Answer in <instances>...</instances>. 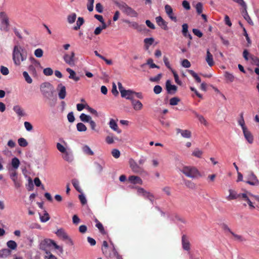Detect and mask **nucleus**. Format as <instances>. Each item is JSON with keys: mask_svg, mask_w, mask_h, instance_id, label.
Returning a JSON list of instances; mask_svg holds the SVG:
<instances>
[{"mask_svg": "<svg viewBox=\"0 0 259 259\" xmlns=\"http://www.w3.org/2000/svg\"><path fill=\"white\" fill-rule=\"evenodd\" d=\"M166 89L168 94H174L177 91V87L175 85H172L169 80L166 82Z\"/></svg>", "mask_w": 259, "mask_h": 259, "instance_id": "obj_14", "label": "nucleus"}, {"mask_svg": "<svg viewBox=\"0 0 259 259\" xmlns=\"http://www.w3.org/2000/svg\"><path fill=\"white\" fill-rule=\"evenodd\" d=\"M27 58L24 50L20 46H15L13 51V60L16 65L19 66L21 62L25 61Z\"/></svg>", "mask_w": 259, "mask_h": 259, "instance_id": "obj_2", "label": "nucleus"}, {"mask_svg": "<svg viewBox=\"0 0 259 259\" xmlns=\"http://www.w3.org/2000/svg\"><path fill=\"white\" fill-rule=\"evenodd\" d=\"M180 99L178 97H173L169 100V104L170 105H177L180 102Z\"/></svg>", "mask_w": 259, "mask_h": 259, "instance_id": "obj_51", "label": "nucleus"}, {"mask_svg": "<svg viewBox=\"0 0 259 259\" xmlns=\"http://www.w3.org/2000/svg\"><path fill=\"white\" fill-rule=\"evenodd\" d=\"M128 181L133 184H140L143 183L142 180L140 177L136 176H131L128 177Z\"/></svg>", "mask_w": 259, "mask_h": 259, "instance_id": "obj_18", "label": "nucleus"}, {"mask_svg": "<svg viewBox=\"0 0 259 259\" xmlns=\"http://www.w3.org/2000/svg\"><path fill=\"white\" fill-rule=\"evenodd\" d=\"M72 184L74 187V188L78 192H81V189L79 187V181L76 179H72Z\"/></svg>", "mask_w": 259, "mask_h": 259, "instance_id": "obj_33", "label": "nucleus"}, {"mask_svg": "<svg viewBox=\"0 0 259 259\" xmlns=\"http://www.w3.org/2000/svg\"><path fill=\"white\" fill-rule=\"evenodd\" d=\"M43 72L45 75L50 76L53 74V70L52 68L48 67L45 68L43 70Z\"/></svg>", "mask_w": 259, "mask_h": 259, "instance_id": "obj_57", "label": "nucleus"}, {"mask_svg": "<svg viewBox=\"0 0 259 259\" xmlns=\"http://www.w3.org/2000/svg\"><path fill=\"white\" fill-rule=\"evenodd\" d=\"M43 50L41 49H37L34 51V55L37 58H40L43 56Z\"/></svg>", "mask_w": 259, "mask_h": 259, "instance_id": "obj_54", "label": "nucleus"}, {"mask_svg": "<svg viewBox=\"0 0 259 259\" xmlns=\"http://www.w3.org/2000/svg\"><path fill=\"white\" fill-rule=\"evenodd\" d=\"M24 126L27 131H30L32 130L33 126L32 124L28 122V121H25L24 123Z\"/></svg>", "mask_w": 259, "mask_h": 259, "instance_id": "obj_63", "label": "nucleus"}, {"mask_svg": "<svg viewBox=\"0 0 259 259\" xmlns=\"http://www.w3.org/2000/svg\"><path fill=\"white\" fill-rule=\"evenodd\" d=\"M127 23L129 24V26L135 29H139V25L136 22H130L128 21H126Z\"/></svg>", "mask_w": 259, "mask_h": 259, "instance_id": "obj_61", "label": "nucleus"}, {"mask_svg": "<svg viewBox=\"0 0 259 259\" xmlns=\"http://www.w3.org/2000/svg\"><path fill=\"white\" fill-rule=\"evenodd\" d=\"M193 113L195 115V116L198 118L199 122L207 126L208 125V123L205 118L201 115L199 114L197 112L195 111H192Z\"/></svg>", "mask_w": 259, "mask_h": 259, "instance_id": "obj_26", "label": "nucleus"}, {"mask_svg": "<svg viewBox=\"0 0 259 259\" xmlns=\"http://www.w3.org/2000/svg\"><path fill=\"white\" fill-rule=\"evenodd\" d=\"M56 234L59 237H60L64 240H71L70 238L63 229H58L56 232Z\"/></svg>", "mask_w": 259, "mask_h": 259, "instance_id": "obj_20", "label": "nucleus"}, {"mask_svg": "<svg viewBox=\"0 0 259 259\" xmlns=\"http://www.w3.org/2000/svg\"><path fill=\"white\" fill-rule=\"evenodd\" d=\"M45 259H57V258L52 254L50 251H46V255L44 256Z\"/></svg>", "mask_w": 259, "mask_h": 259, "instance_id": "obj_60", "label": "nucleus"}, {"mask_svg": "<svg viewBox=\"0 0 259 259\" xmlns=\"http://www.w3.org/2000/svg\"><path fill=\"white\" fill-rule=\"evenodd\" d=\"M130 167L135 174H142L144 172V169L140 166L134 159L131 158L128 161Z\"/></svg>", "mask_w": 259, "mask_h": 259, "instance_id": "obj_6", "label": "nucleus"}, {"mask_svg": "<svg viewBox=\"0 0 259 259\" xmlns=\"http://www.w3.org/2000/svg\"><path fill=\"white\" fill-rule=\"evenodd\" d=\"M62 158L69 162H72L73 159L72 153L68 151L63 153Z\"/></svg>", "mask_w": 259, "mask_h": 259, "instance_id": "obj_27", "label": "nucleus"}, {"mask_svg": "<svg viewBox=\"0 0 259 259\" xmlns=\"http://www.w3.org/2000/svg\"><path fill=\"white\" fill-rule=\"evenodd\" d=\"M46 244H47L49 246L53 245L55 249H59L60 247L53 240L51 239H47L45 240Z\"/></svg>", "mask_w": 259, "mask_h": 259, "instance_id": "obj_41", "label": "nucleus"}, {"mask_svg": "<svg viewBox=\"0 0 259 259\" xmlns=\"http://www.w3.org/2000/svg\"><path fill=\"white\" fill-rule=\"evenodd\" d=\"M82 150L84 153L88 155H93L94 152L91 149V148L88 146L85 145L82 147Z\"/></svg>", "mask_w": 259, "mask_h": 259, "instance_id": "obj_39", "label": "nucleus"}, {"mask_svg": "<svg viewBox=\"0 0 259 259\" xmlns=\"http://www.w3.org/2000/svg\"><path fill=\"white\" fill-rule=\"evenodd\" d=\"M107 250H109L108 244L106 241H104L102 247L103 253L107 258L112 257V253L110 251H107Z\"/></svg>", "mask_w": 259, "mask_h": 259, "instance_id": "obj_12", "label": "nucleus"}, {"mask_svg": "<svg viewBox=\"0 0 259 259\" xmlns=\"http://www.w3.org/2000/svg\"><path fill=\"white\" fill-rule=\"evenodd\" d=\"M18 143L20 146L25 147L28 145V142L24 138H20L18 140Z\"/></svg>", "mask_w": 259, "mask_h": 259, "instance_id": "obj_43", "label": "nucleus"}, {"mask_svg": "<svg viewBox=\"0 0 259 259\" xmlns=\"http://www.w3.org/2000/svg\"><path fill=\"white\" fill-rule=\"evenodd\" d=\"M96 226L97 228H98V229L99 230V231L101 232V233H102V234H106V232H105V231L104 228L103 227V225L101 223L98 222L96 224Z\"/></svg>", "mask_w": 259, "mask_h": 259, "instance_id": "obj_55", "label": "nucleus"}, {"mask_svg": "<svg viewBox=\"0 0 259 259\" xmlns=\"http://www.w3.org/2000/svg\"><path fill=\"white\" fill-rule=\"evenodd\" d=\"M195 8L198 14H200L202 13L203 11V5L201 3H198L196 5Z\"/></svg>", "mask_w": 259, "mask_h": 259, "instance_id": "obj_53", "label": "nucleus"}, {"mask_svg": "<svg viewBox=\"0 0 259 259\" xmlns=\"http://www.w3.org/2000/svg\"><path fill=\"white\" fill-rule=\"evenodd\" d=\"M165 12L169 18L171 20L176 22L177 19L176 17L174 16L172 9L171 6L168 5H166L164 7Z\"/></svg>", "mask_w": 259, "mask_h": 259, "instance_id": "obj_13", "label": "nucleus"}, {"mask_svg": "<svg viewBox=\"0 0 259 259\" xmlns=\"http://www.w3.org/2000/svg\"><path fill=\"white\" fill-rule=\"evenodd\" d=\"M244 136L246 140L249 143H252L253 142V138L251 133L248 130L247 128L242 130Z\"/></svg>", "mask_w": 259, "mask_h": 259, "instance_id": "obj_22", "label": "nucleus"}, {"mask_svg": "<svg viewBox=\"0 0 259 259\" xmlns=\"http://www.w3.org/2000/svg\"><path fill=\"white\" fill-rule=\"evenodd\" d=\"M84 19L82 17H78L76 22V25L74 26V29L77 30L80 29V26L83 24Z\"/></svg>", "mask_w": 259, "mask_h": 259, "instance_id": "obj_34", "label": "nucleus"}, {"mask_svg": "<svg viewBox=\"0 0 259 259\" xmlns=\"http://www.w3.org/2000/svg\"><path fill=\"white\" fill-rule=\"evenodd\" d=\"M154 41V38L150 37V38H146L144 39V42L146 45V47L147 49L148 48L149 46L152 45Z\"/></svg>", "mask_w": 259, "mask_h": 259, "instance_id": "obj_50", "label": "nucleus"}, {"mask_svg": "<svg viewBox=\"0 0 259 259\" xmlns=\"http://www.w3.org/2000/svg\"><path fill=\"white\" fill-rule=\"evenodd\" d=\"M180 171L186 177L192 179L197 178L201 176L197 168L192 166H184L180 169Z\"/></svg>", "mask_w": 259, "mask_h": 259, "instance_id": "obj_3", "label": "nucleus"}, {"mask_svg": "<svg viewBox=\"0 0 259 259\" xmlns=\"http://www.w3.org/2000/svg\"><path fill=\"white\" fill-rule=\"evenodd\" d=\"M205 60L208 65L210 67H212L214 65V63L213 60V56L209 52V50H207L206 57Z\"/></svg>", "mask_w": 259, "mask_h": 259, "instance_id": "obj_25", "label": "nucleus"}, {"mask_svg": "<svg viewBox=\"0 0 259 259\" xmlns=\"http://www.w3.org/2000/svg\"><path fill=\"white\" fill-rule=\"evenodd\" d=\"M67 72L69 73V78L78 81L80 79V77L76 75L75 72L70 68L66 69Z\"/></svg>", "mask_w": 259, "mask_h": 259, "instance_id": "obj_21", "label": "nucleus"}, {"mask_svg": "<svg viewBox=\"0 0 259 259\" xmlns=\"http://www.w3.org/2000/svg\"><path fill=\"white\" fill-rule=\"evenodd\" d=\"M40 90L44 98L49 101V105L51 107L54 106L56 99H55L53 102L54 100L51 99L53 97L55 92L53 85L49 82H44L40 84Z\"/></svg>", "mask_w": 259, "mask_h": 259, "instance_id": "obj_1", "label": "nucleus"}, {"mask_svg": "<svg viewBox=\"0 0 259 259\" xmlns=\"http://www.w3.org/2000/svg\"><path fill=\"white\" fill-rule=\"evenodd\" d=\"M58 92V97L60 99H64L66 96V91L65 87L62 83H59L57 88Z\"/></svg>", "mask_w": 259, "mask_h": 259, "instance_id": "obj_11", "label": "nucleus"}, {"mask_svg": "<svg viewBox=\"0 0 259 259\" xmlns=\"http://www.w3.org/2000/svg\"><path fill=\"white\" fill-rule=\"evenodd\" d=\"M229 195L227 197V199L229 200H231L233 199H236L238 198H240V195L239 194H238L235 191L230 189L229 190Z\"/></svg>", "mask_w": 259, "mask_h": 259, "instance_id": "obj_24", "label": "nucleus"}, {"mask_svg": "<svg viewBox=\"0 0 259 259\" xmlns=\"http://www.w3.org/2000/svg\"><path fill=\"white\" fill-rule=\"evenodd\" d=\"M7 245L9 248L12 250L16 249L17 247L16 242L13 240L8 241L7 243Z\"/></svg>", "mask_w": 259, "mask_h": 259, "instance_id": "obj_37", "label": "nucleus"}, {"mask_svg": "<svg viewBox=\"0 0 259 259\" xmlns=\"http://www.w3.org/2000/svg\"><path fill=\"white\" fill-rule=\"evenodd\" d=\"M63 59L65 62L70 65L73 66L75 64V53L72 52L70 54H65L63 56Z\"/></svg>", "mask_w": 259, "mask_h": 259, "instance_id": "obj_9", "label": "nucleus"}, {"mask_svg": "<svg viewBox=\"0 0 259 259\" xmlns=\"http://www.w3.org/2000/svg\"><path fill=\"white\" fill-rule=\"evenodd\" d=\"M39 216L40 220L41 222H46L50 219L49 214L46 211H45V213L43 215H41L40 214H39Z\"/></svg>", "mask_w": 259, "mask_h": 259, "instance_id": "obj_45", "label": "nucleus"}, {"mask_svg": "<svg viewBox=\"0 0 259 259\" xmlns=\"http://www.w3.org/2000/svg\"><path fill=\"white\" fill-rule=\"evenodd\" d=\"M80 120L84 122H89L92 119L90 116L87 115L84 113H81L79 116Z\"/></svg>", "mask_w": 259, "mask_h": 259, "instance_id": "obj_35", "label": "nucleus"}, {"mask_svg": "<svg viewBox=\"0 0 259 259\" xmlns=\"http://www.w3.org/2000/svg\"><path fill=\"white\" fill-rule=\"evenodd\" d=\"M112 257L115 256L117 259H123L122 257V256L119 255L116 250L115 249L114 245H113V248H112Z\"/></svg>", "mask_w": 259, "mask_h": 259, "instance_id": "obj_58", "label": "nucleus"}, {"mask_svg": "<svg viewBox=\"0 0 259 259\" xmlns=\"http://www.w3.org/2000/svg\"><path fill=\"white\" fill-rule=\"evenodd\" d=\"M134 93H135V92L132 90H125V91H121V96L122 98H125L127 100H131L132 102V100L134 99Z\"/></svg>", "mask_w": 259, "mask_h": 259, "instance_id": "obj_10", "label": "nucleus"}, {"mask_svg": "<svg viewBox=\"0 0 259 259\" xmlns=\"http://www.w3.org/2000/svg\"><path fill=\"white\" fill-rule=\"evenodd\" d=\"M182 32L185 37H188L190 40L192 39V35L188 32V25L187 24L185 23L182 25Z\"/></svg>", "mask_w": 259, "mask_h": 259, "instance_id": "obj_23", "label": "nucleus"}, {"mask_svg": "<svg viewBox=\"0 0 259 259\" xmlns=\"http://www.w3.org/2000/svg\"><path fill=\"white\" fill-rule=\"evenodd\" d=\"M182 65L185 68H189L191 66V63L187 59H184L182 62Z\"/></svg>", "mask_w": 259, "mask_h": 259, "instance_id": "obj_62", "label": "nucleus"}, {"mask_svg": "<svg viewBox=\"0 0 259 259\" xmlns=\"http://www.w3.org/2000/svg\"><path fill=\"white\" fill-rule=\"evenodd\" d=\"M250 59L253 62V63L256 65L259 66V58L257 57L254 56H251Z\"/></svg>", "mask_w": 259, "mask_h": 259, "instance_id": "obj_64", "label": "nucleus"}, {"mask_svg": "<svg viewBox=\"0 0 259 259\" xmlns=\"http://www.w3.org/2000/svg\"><path fill=\"white\" fill-rule=\"evenodd\" d=\"M111 154H112V156L115 158H119L120 155V151L118 149H113L111 152Z\"/></svg>", "mask_w": 259, "mask_h": 259, "instance_id": "obj_59", "label": "nucleus"}, {"mask_svg": "<svg viewBox=\"0 0 259 259\" xmlns=\"http://www.w3.org/2000/svg\"><path fill=\"white\" fill-rule=\"evenodd\" d=\"M109 126L111 129H112L114 131L117 132L118 133H120L121 132V131L118 130V127L117 123L113 119H111L110 120Z\"/></svg>", "mask_w": 259, "mask_h": 259, "instance_id": "obj_29", "label": "nucleus"}, {"mask_svg": "<svg viewBox=\"0 0 259 259\" xmlns=\"http://www.w3.org/2000/svg\"><path fill=\"white\" fill-rule=\"evenodd\" d=\"M11 253V251L8 249H3L0 250V257L4 258L8 256Z\"/></svg>", "mask_w": 259, "mask_h": 259, "instance_id": "obj_36", "label": "nucleus"}, {"mask_svg": "<svg viewBox=\"0 0 259 259\" xmlns=\"http://www.w3.org/2000/svg\"><path fill=\"white\" fill-rule=\"evenodd\" d=\"M103 169V167L99 163H94V170L97 174H101Z\"/></svg>", "mask_w": 259, "mask_h": 259, "instance_id": "obj_32", "label": "nucleus"}, {"mask_svg": "<svg viewBox=\"0 0 259 259\" xmlns=\"http://www.w3.org/2000/svg\"><path fill=\"white\" fill-rule=\"evenodd\" d=\"M23 77H24L25 78V81L28 83H31L32 82V78L30 77V76L29 75L28 73H27V72L26 71H24L23 72Z\"/></svg>", "mask_w": 259, "mask_h": 259, "instance_id": "obj_48", "label": "nucleus"}, {"mask_svg": "<svg viewBox=\"0 0 259 259\" xmlns=\"http://www.w3.org/2000/svg\"><path fill=\"white\" fill-rule=\"evenodd\" d=\"M155 19L157 24L161 28L165 30H167L168 29L167 22L161 16H158L156 17Z\"/></svg>", "mask_w": 259, "mask_h": 259, "instance_id": "obj_16", "label": "nucleus"}, {"mask_svg": "<svg viewBox=\"0 0 259 259\" xmlns=\"http://www.w3.org/2000/svg\"><path fill=\"white\" fill-rule=\"evenodd\" d=\"M56 147L57 149L62 153H63L67 151L65 147L59 143H57Z\"/></svg>", "mask_w": 259, "mask_h": 259, "instance_id": "obj_56", "label": "nucleus"}, {"mask_svg": "<svg viewBox=\"0 0 259 259\" xmlns=\"http://www.w3.org/2000/svg\"><path fill=\"white\" fill-rule=\"evenodd\" d=\"M202 154L203 152L201 150L196 149L192 152V155L196 157L200 158L201 157Z\"/></svg>", "mask_w": 259, "mask_h": 259, "instance_id": "obj_52", "label": "nucleus"}, {"mask_svg": "<svg viewBox=\"0 0 259 259\" xmlns=\"http://www.w3.org/2000/svg\"><path fill=\"white\" fill-rule=\"evenodd\" d=\"M242 13L243 14L244 18L247 21V22L251 25H253V22L251 20L250 16L247 12V7L245 8V9H243L242 11Z\"/></svg>", "mask_w": 259, "mask_h": 259, "instance_id": "obj_30", "label": "nucleus"}, {"mask_svg": "<svg viewBox=\"0 0 259 259\" xmlns=\"http://www.w3.org/2000/svg\"><path fill=\"white\" fill-rule=\"evenodd\" d=\"M224 75H225V78L227 80H228L230 82H232L234 81L235 77L232 74L226 71L225 72Z\"/></svg>", "mask_w": 259, "mask_h": 259, "instance_id": "obj_46", "label": "nucleus"}, {"mask_svg": "<svg viewBox=\"0 0 259 259\" xmlns=\"http://www.w3.org/2000/svg\"><path fill=\"white\" fill-rule=\"evenodd\" d=\"M76 18V15L75 13H72L67 17V21L69 23L72 24L74 23Z\"/></svg>", "mask_w": 259, "mask_h": 259, "instance_id": "obj_44", "label": "nucleus"}, {"mask_svg": "<svg viewBox=\"0 0 259 259\" xmlns=\"http://www.w3.org/2000/svg\"><path fill=\"white\" fill-rule=\"evenodd\" d=\"M184 184L190 189H195L196 188V185L191 181L186 180L184 181Z\"/></svg>", "mask_w": 259, "mask_h": 259, "instance_id": "obj_40", "label": "nucleus"}, {"mask_svg": "<svg viewBox=\"0 0 259 259\" xmlns=\"http://www.w3.org/2000/svg\"><path fill=\"white\" fill-rule=\"evenodd\" d=\"M20 164V161L19 160L16 158H13L12 160V166L15 168L17 169L18 168Z\"/></svg>", "mask_w": 259, "mask_h": 259, "instance_id": "obj_47", "label": "nucleus"}, {"mask_svg": "<svg viewBox=\"0 0 259 259\" xmlns=\"http://www.w3.org/2000/svg\"><path fill=\"white\" fill-rule=\"evenodd\" d=\"M13 110L20 117L24 116L25 115L23 109L19 105L14 106Z\"/></svg>", "mask_w": 259, "mask_h": 259, "instance_id": "obj_28", "label": "nucleus"}, {"mask_svg": "<svg viewBox=\"0 0 259 259\" xmlns=\"http://www.w3.org/2000/svg\"><path fill=\"white\" fill-rule=\"evenodd\" d=\"M137 192L139 195H142L145 198L149 200L152 203H153L154 197L150 192L146 191L143 188L138 187L137 188Z\"/></svg>", "mask_w": 259, "mask_h": 259, "instance_id": "obj_8", "label": "nucleus"}, {"mask_svg": "<svg viewBox=\"0 0 259 259\" xmlns=\"http://www.w3.org/2000/svg\"><path fill=\"white\" fill-rule=\"evenodd\" d=\"M177 134H181V136L184 138L189 139L192 136L191 132L188 130H182L180 128L176 129Z\"/></svg>", "mask_w": 259, "mask_h": 259, "instance_id": "obj_17", "label": "nucleus"}, {"mask_svg": "<svg viewBox=\"0 0 259 259\" xmlns=\"http://www.w3.org/2000/svg\"><path fill=\"white\" fill-rule=\"evenodd\" d=\"M146 64L149 65L150 67L151 68H159V66H158L157 65H156L155 64H154L153 63V60L151 58H149L147 60ZM145 65H146V64H143L141 65V67H144Z\"/></svg>", "mask_w": 259, "mask_h": 259, "instance_id": "obj_31", "label": "nucleus"}, {"mask_svg": "<svg viewBox=\"0 0 259 259\" xmlns=\"http://www.w3.org/2000/svg\"><path fill=\"white\" fill-rule=\"evenodd\" d=\"M76 128L77 131L79 132H85L87 130L86 126L81 122H79L77 124Z\"/></svg>", "mask_w": 259, "mask_h": 259, "instance_id": "obj_42", "label": "nucleus"}, {"mask_svg": "<svg viewBox=\"0 0 259 259\" xmlns=\"http://www.w3.org/2000/svg\"><path fill=\"white\" fill-rule=\"evenodd\" d=\"M246 178L245 183L250 185L257 186L259 184L258 180L252 171H249Z\"/></svg>", "mask_w": 259, "mask_h": 259, "instance_id": "obj_7", "label": "nucleus"}, {"mask_svg": "<svg viewBox=\"0 0 259 259\" xmlns=\"http://www.w3.org/2000/svg\"><path fill=\"white\" fill-rule=\"evenodd\" d=\"M131 104L134 109L136 111H140L143 107L142 103L139 100L134 99L131 102Z\"/></svg>", "mask_w": 259, "mask_h": 259, "instance_id": "obj_19", "label": "nucleus"}, {"mask_svg": "<svg viewBox=\"0 0 259 259\" xmlns=\"http://www.w3.org/2000/svg\"><path fill=\"white\" fill-rule=\"evenodd\" d=\"M0 18L1 19L0 29L6 32L8 31L10 25L8 17L5 12H1L0 13Z\"/></svg>", "mask_w": 259, "mask_h": 259, "instance_id": "obj_5", "label": "nucleus"}, {"mask_svg": "<svg viewBox=\"0 0 259 259\" xmlns=\"http://www.w3.org/2000/svg\"><path fill=\"white\" fill-rule=\"evenodd\" d=\"M116 5L125 14L131 17H136L138 16V13L131 7H129L125 3H117Z\"/></svg>", "mask_w": 259, "mask_h": 259, "instance_id": "obj_4", "label": "nucleus"}, {"mask_svg": "<svg viewBox=\"0 0 259 259\" xmlns=\"http://www.w3.org/2000/svg\"><path fill=\"white\" fill-rule=\"evenodd\" d=\"M182 244L183 248L187 251H189L190 249V243L187 236L186 235H183L182 237Z\"/></svg>", "mask_w": 259, "mask_h": 259, "instance_id": "obj_15", "label": "nucleus"}, {"mask_svg": "<svg viewBox=\"0 0 259 259\" xmlns=\"http://www.w3.org/2000/svg\"><path fill=\"white\" fill-rule=\"evenodd\" d=\"M238 124L241 126L242 130L247 128L245 125V121L243 118V113L240 114V119L238 120Z\"/></svg>", "mask_w": 259, "mask_h": 259, "instance_id": "obj_49", "label": "nucleus"}, {"mask_svg": "<svg viewBox=\"0 0 259 259\" xmlns=\"http://www.w3.org/2000/svg\"><path fill=\"white\" fill-rule=\"evenodd\" d=\"M188 71L190 73V74H191L195 78L196 82H197L198 83L201 82V78L199 77V76L197 75L196 73H195L192 70H188Z\"/></svg>", "mask_w": 259, "mask_h": 259, "instance_id": "obj_38", "label": "nucleus"}]
</instances>
